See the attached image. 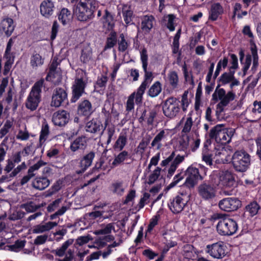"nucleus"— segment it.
<instances>
[{
    "instance_id": "1",
    "label": "nucleus",
    "mask_w": 261,
    "mask_h": 261,
    "mask_svg": "<svg viewBox=\"0 0 261 261\" xmlns=\"http://www.w3.org/2000/svg\"><path fill=\"white\" fill-rule=\"evenodd\" d=\"M71 3H77L78 0H68ZM99 7L97 0H79L76 4L75 14L81 21H87L95 17V13Z\"/></svg>"
},
{
    "instance_id": "2",
    "label": "nucleus",
    "mask_w": 261,
    "mask_h": 261,
    "mask_svg": "<svg viewBox=\"0 0 261 261\" xmlns=\"http://www.w3.org/2000/svg\"><path fill=\"white\" fill-rule=\"evenodd\" d=\"M220 86V84L217 85L215 92L212 95V100L215 102L220 100L216 106V115L219 120L223 118L222 114L224 111V108L228 105L230 101L233 100L236 96L235 93L232 91L226 93L224 89L219 88Z\"/></svg>"
},
{
    "instance_id": "3",
    "label": "nucleus",
    "mask_w": 261,
    "mask_h": 261,
    "mask_svg": "<svg viewBox=\"0 0 261 261\" xmlns=\"http://www.w3.org/2000/svg\"><path fill=\"white\" fill-rule=\"evenodd\" d=\"M231 163L235 171L245 172L251 165V155L244 150H237L232 155Z\"/></svg>"
},
{
    "instance_id": "4",
    "label": "nucleus",
    "mask_w": 261,
    "mask_h": 261,
    "mask_svg": "<svg viewBox=\"0 0 261 261\" xmlns=\"http://www.w3.org/2000/svg\"><path fill=\"white\" fill-rule=\"evenodd\" d=\"M199 168L191 166L186 171L187 176L184 185L189 188H192L197 184L198 181L202 180L206 174L207 168L200 164Z\"/></svg>"
},
{
    "instance_id": "5",
    "label": "nucleus",
    "mask_w": 261,
    "mask_h": 261,
    "mask_svg": "<svg viewBox=\"0 0 261 261\" xmlns=\"http://www.w3.org/2000/svg\"><path fill=\"white\" fill-rule=\"evenodd\" d=\"M44 84L43 79L36 82L33 86L31 91L27 98L26 107L31 111H35L38 107L41 100V93Z\"/></svg>"
},
{
    "instance_id": "6",
    "label": "nucleus",
    "mask_w": 261,
    "mask_h": 261,
    "mask_svg": "<svg viewBox=\"0 0 261 261\" xmlns=\"http://www.w3.org/2000/svg\"><path fill=\"white\" fill-rule=\"evenodd\" d=\"M237 221L226 217L220 220L216 225V230L221 236H230L234 234L238 229Z\"/></svg>"
},
{
    "instance_id": "7",
    "label": "nucleus",
    "mask_w": 261,
    "mask_h": 261,
    "mask_svg": "<svg viewBox=\"0 0 261 261\" xmlns=\"http://www.w3.org/2000/svg\"><path fill=\"white\" fill-rule=\"evenodd\" d=\"M214 179L204 181L197 188L199 196L203 200L210 201L216 196L217 188Z\"/></svg>"
},
{
    "instance_id": "8",
    "label": "nucleus",
    "mask_w": 261,
    "mask_h": 261,
    "mask_svg": "<svg viewBox=\"0 0 261 261\" xmlns=\"http://www.w3.org/2000/svg\"><path fill=\"white\" fill-rule=\"evenodd\" d=\"M189 200V196L180 193L172 198L168 202V207L174 214L180 213L187 205Z\"/></svg>"
},
{
    "instance_id": "9",
    "label": "nucleus",
    "mask_w": 261,
    "mask_h": 261,
    "mask_svg": "<svg viewBox=\"0 0 261 261\" xmlns=\"http://www.w3.org/2000/svg\"><path fill=\"white\" fill-rule=\"evenodd\" d=\"M210 177L214 179L216 186L221 185L225 189H232L237 185L234 174L228 171L223 172L219 176L216 174L212 175Z\"/></svg>"
},
{
    "instance_id": "10",
    "label": "nucleus",
    "mask_w": 261,
    "mask_h": 261,
    "mask_svg": "<svg viewBox=\"0 0 261 261\" xmlns=\"http://www.w3.org/2000/svg\"><path fill=\"white\" fill-rule=\"evenodd\" d=\"M180 101L176 97L168 98L163 105V113L167 117L173 118L180 110Z\"/></svg>"
},
{
    "instance_id": "11",
    "label": "nucleus",
    "mask_w": 261,
    "mask_h": 261,
    "mask_svg": "<svg viewBox=\"0 0 261 261\" xmlns=\"http://www.w3.org/2000/svg\"><path fill=\"white\" fill-rule=\"evenodd\" d=\"M87 86V82L83 77L76 78L72 85L71 103L76 102L85 93V89Z\"/></svg>"
},
{
    "instance_id": "12",
    "label": "nucleus",
    "mask_w": 261,
    "mask_h": 261,
    "mask_svg": "<svg viewBox=\"0 0 261 261\" xmlns=\"http://www.w3.org/2000/svg\"><path fill=\"white\" fill-rule=\"evenodd\" d=\"M94 111L92 103L88 99H82L77 105L76 114L85 120H89Z\"/></svg>"
},
{
    "instance_id": "13",
    "label": "nucleus",
    "mask_w": 261,
    "mask_h": 261,
    "mask_svg": "<svg viewBox=\"0 0 261 261\" xmlns=\"http://www.w3.org/2000/svg\"><path fill=\"white\" fill-rule=\"evenodd\" d=\"M68 102V94L66 90L61 87L56 88L52 95L51 106L57 108L66 105Z\"/></svg>"
},
{
    "instance_id": "14",
    "label": "nucleus",
    "mask_w": 261,
    "mask_h": 261,
    "mask_svg": "<svg viewBox=\"0 0 261 261\" xmlns=\"http://www.w3.org/2000/svg\"><path fill=\"white\" fill-rule=\"evenodd\" d=\"M241 205V201L236 197L225 198L219 202L220 208L228 212L237 211Z\"/></svg>"
},
{
    "instance_id": "15",
    "label": "nucleus",
    "mask_w": 261,
    "mask_h": 261,
    "mask_svg": "<svg viewBox=\"0 0 261 261\" xmlns=\"http://www.w3.org/2000/svg\"><path fill=\"white\" fill-rule=\"evenodd\" d=\"M207 252L215 258L222 259L226 254L225 246L222 242H217L206 246Z\"/></svg>"
},
{
    "instance_id": "16",
    "label": "nucleus",
    "mask_w": 261,
    "mask_h": 261,
    "mask_svg": "<svg viewBox=\"0 0 261 261\" xmlns=\"http://www.w3.org/2000/svg\"><path fill=\"white\" fill-rule=\"evenodd\" d=\"M95 156V153L91 151L88 153L84 155L80 161L77 167L79 169L76 170V173L81 174L84 173L87 169L91 166L93 159Z\"/></svg>"
},
{
    "instance_id": "17",
    "label": "nucleus",
    "mask_w": 261,
    "mask_h": 261,
    "mask_svg": "<svg viewBox=\"0 0 261 261\" xmlns=\"http://www.w3.org/2000/svg\"><path fill=\"white\" fill-rule=\"evenodd\" d=\"M88 141V139L86 136L84 135L78 136L73 140H71L69 149L72 152L80 150L84 151L87 147Z\"/></svg>"
},
{
    "instance_id": "18",
    "label": "nucleus",
    "mask_w": 261,
    "mask_h": 261,
    "mask_svg": "<svg viewBox=\"0 0 261 261\" xmlns=\"http://www.w3.org/2000/svg\"><path fill=\"white\" fill-rule=\"evenodd\" d=\"M70 114L65 110H59L54 113L52 121L55 125L59 126H65L68 122Z\"/></svg>"
},
{
    "instance_id": "19",
    "label": "nucleus",
    "mask_w": 261,
    "mask_h": 261,
    "mask_svg": "<svg viewBox=\"0 0 261 261\" xmlns=\"http://www.w3.org/2000/svg\"><path fill=\"white\" fill-rule=\"evenodd\" d=\"M55 10V3L51 0H43L40 4V13L46 18H49L53 15Z\"/></svg>"
},
{
    "instance_id": "20",
    "label": "nucleus",
    "mask_w": 261,
    "mask_h": 261,
    "mask_svg": "<svg viewBox=\"0 0 261 261\" xmlns=\"http://www.w3.org/2000/svg\"><path fill=\"white\" fill-rule=\"evenodd\" d=\"M143 71L144 72V80L142 82L140 86L138 89V96L137 100L138 101L141 100L142 95L145 93L146 88L148 87L149 84L151 82L152 77V73L151 71H147V67H143Z\"/></svg>"
},
{
    "instance_id": "21",
    "label": "nucleus",
    "mask_w": 261,
    "mask_h": 261,
    "mask_svg": "<svg viewBox=\"0 0 261 261\" xmlns=\"http://www.w3.org/2000/svg\"><path fill=\"white\" fill-rule=\"evenodd\" d=\"M15 27L13 19L9 17L3 19L0 22V31L4 32L7 37L12 35Z\"/></svg>"
},
{
    "instance_id": "22",
    "label": "nucleus",
    "mask_w": 261,
    "mask_h": 261,
    "mask_svg": "<svg viewBox=\"0 0 261 261\" xmlns=\"http://www.w3.org/2000/svg\"><path fill=\"white\" fill-rule=\"evenodd\" d=\"M57 15L59 21L64 26L69 24L72 19L71 11L65 7L61 8Z\"/></svg>"
},
{
    "instance_id": "23",
    "label": "nucleus",
    "mask_w": 261,
    "mask_h": 261,
    "mask_svg": "<svg viewBox=\"0 0 261 261\" xmlns=\"http://www.w3.org/2000/svg\"><path fill=\"white\" fill-rule=\"evenodd\" d=\"M224 13V9L219 3L212 4L209 11L208 20L214 21Z\"/></svg>"
},
{
    "instance_id": "24",
    "label": "nucleus",
    "mask_w": 261,
    "mask_h": 261,
    "mask_svg": "<svg viewBox=\"0 0 261 261\" xmlns=\"http://www.w3.org/2000/svg\"><path fill=\"white\" fill-rule=\"evenodd\" d=\"M234 129L232 128H222L221 132L218 134L217 142L222 144H226L229 143L231 140L232 137L234 135Z\"/></svg>"
},
{
    "instance_id": "25",
    "label": "nucleus",
    "mask_w": 261,
    "mask_h": 261,
    "mask_svg": "<svg viewBox=\"0 0 261 261\" xmlns=\"http://www.w3.org/2000/svg\"><path fill=\"white\" fill-rule=\"evenodd\" d=\"M261 208L260 205L256 200H251L249 202L244 208L245 213L253 217L256 216Z\"/></svg>"
},
{
    "instance_id": "26",
    "label": "nucleus",
    "mask_w": 261,
    "mask_h": 261,
    "mask_svg": "<svg viewBox=\"0 0 261 261\" xmlns=\"http://www.w3.org/2000/svg\"><path fill=\"white\" fill-rule=\"evenodd\" d=\"M102 127L101 121L96 119H92L86 123L85 130L87 132L95 134L99 132Z\"/></svg>"
},
{
    "instance_id": "27",
    "label": "nucleus",
    "mask_w": 261,
    "mask_h": 261,
    "mask_svg": "<svg viewBox=\"0 0 261 261\" xmlns=\"http://www.w3.org/2000/svg\"><path fill=\"white\" fill-rule=\"evenodd\" d=\"M155 18L152 15H144L142 18L141 29L145 33H149L153 28Z\"/></svg>"
},
{
    "instance_id": "28",
    "label": "nucleus",
    "mask_w": 261,
    "mask_h": 261,
    "mask_svg": "<svg viewBox=\"0 0 261 261\" xmlns=\"http://www.w3.org/2000/svg\"><path fill=\"white\" fill-rule=\"evenodd\" d=\"M143 95H142L141 100H137V97L138 96V89L137 90V92H134L132 93L128 97V99L126 101L125 109L127 112H131L134 109L135 103L134 100H135V102L137 105H141L143 102Z\"/></svg>"
},
{
    "instance_id": "29",
    "label": "nucleus",
    "mask_w": 261,
    "mask_h": 261,
    "mask_svg": "<svg viewBox=\"0 0 261 261\" xmlns=\"http://www.w3.org/2000/svg\"><path fill=\"white\" fill-rule=\"evenodd\" d=\"M103 25L107 28L108 31L114 30L115 27L114 16L107 9L105 11V14L103 16Z\"/></svg>"
},
{
    "instance_id": "30",
    "label": "nucleus",
    "mask_w": 261,
    "mask_h": 261,
    "mask_svg": "<svg viewBox=\"0 0 261 261\" xmlns=\"http://www.w3.org/2000/svg\"><path fill=\"white\" fill-rule=\"evenodd\" d=\"M50 184L49 179L44 176L37 177L32 185L34 188L39 190H43L47 188Z\"/></svg>"
},
{
    "instance_id": "31",
    "label": "nucleus",
    "mask_w": 261,
    "mask_h": 261,
    "mask_svg": "<svg viewBox=\"0 0 261 261\" xmlns=\"http://www.w3.org/2000/svg\"><path fill=\"white\" fill-rule=\"evenodd\" d=\"M110 31L104 47L105 50L113 48L117 43V32L114 30Z\"/></svg>"
},
{
    "instance_id": "32",
    "label": "nucleus",
    "mask_w": 261,
    "mask_h": 261,
    "mask_svg": "<svg viewBox=\"0 0 261 261\" xmlns=\"http://www.w3.org/2000/svg\"><path fill=\"white\" fill-rule=\"evenodd\" d=\"M117 43L118 45V50L122 53L125 51L130 45V42L125 39L123 33L119 34Z\"/></svg>"
},
{
    "instance_id": "33",
    "label": "nucleus",
    "mask_w": 261,
    "mask_h": 261,
    "mask_svg": "<svg viewBox=\"0 0 261 261\" xmlns=\"http://www.w3.org/2000/svg\"><path fill=\"white\" fill-rule=\"evenodd\" d=\"M242 32L245 36H247L250 38L249 42L250 45V48H254V46L257 47L254 41V36L251 30L250 25H245L242 29Z\"/></svg>"
},
{
    "instance_id": "34",
    "label": "nucleus",
    "mask_w": 261,
    "mask_h": 261,
    "mask_svg": "<svg viewBox=\"0 0 261 261\" xmlns=\"http://www.w3.org/2000/svg\"><path fill=\"white\" fill-rule=\"evenodd\" d=\"M127 143V137L125 134L121 133L116 141L115 142L113 148L116 150L122 151Z\"/></svg>"
},
{
    "instance_id": "35",
    "label": "nucleus",
    "mask_w": 261,
    "mask_h": 261,
    "mask_svg": "<svg viewBox=\"0 0 261 261\" xmlns=\"http://www.w3.org/2000/svg\"><path fill=\"white\" fill-rule=\"evenodd\" d=\"M161 84L159 81H156L150 87L147 94L151 97H155L161 93Z\"/></svg>"
},
{
    "instance_id": "36",
    "label": "nucleus",
    "mask_w": 261,
    "mask_h": 261,
    "mask_svg": "<svg viewBox=\"0 0 261 261\" xmlns=\"http://www.w3.org/2000/svg\"><path fill=\"white\" fill-rule=\"evenodd\" d=\"M129 158V154L128 151L123 150L120 152L117 156H116L112 162L113 166H117Z\"/></svg>"
},
{
    "instance_id": "37",
    "label": "nucleus",
    "mask_w": 261,
    "mask_h": 261,
    "mask_svg": "<svg viewBox=\"0 0 261 261\" xmlns=\"http://www.w3.org/2000/svg\"><path fill=\"white\" fill-rule=\"evenodd\" d=\"M49 134V125L46 122L42 124L39 136V143L41 145L46 140Z\"/></svg>"
},
{
    "instance_id": "38",
    "label": "nucleus",
    "mask_w": 261,
    "mask_h": 261,
    "mask_svg": "<svg viewBox=\"0 0 261 261\" xmlns=\"http://www.w3.org/2000/svg\"><path fill=\"white\" fill-rule=\"evenodd\" d=\"M110 190L113 194L119 196L122 195L124 192V189L123 187V182L120 181L113 182L110 187Z\"/></svg>"
},
{
    "instance_id": "39",
    "label": "nucleus",
    "mask_w": 261,
    "mask_h": 261,
    "mask_svg": "<svg viewBox=\"0 0 261 261\" xmlns=\"http://www.w3.org/2000/svg\"><path fill=\"white\" fill-rule=\"evenodd\" d=\"M92 56V49L89 47H86L82 50L80 60L83 63L87 64L91 60Z\"/></svg>"
},
{
    "instance_id": "40",
    "label": "nucleus",
    "mask_w": 261,
    "mask_h": 261,
    "mask_svg": "<svg viewBox=\"0 0 261 261\" xmlns=\"http://www.w3.org/2000/svg\"><path fill=\"white\" fill-rule=\"evenodd\" d=\"M43 206V204L36 205L34 201H30L22 204L21 207L24 209L28 213H33Z\"/></svg>"
},
{
    "instance_id": "41",
    "label": "nucleus",
    "mask_w": 261,
    "mask_h": 261,
    "mask_svg": "<svg viewBox=\"0 0 261 261\" xmlns=\"http://www.w3.org/2000/svg\"><path fill=\"white\" fill-rule=\"evenodd\" d=\"M254 47V48H250L253 58V64L251 67V70L252 71L253 73H255L256 72L258 66L257 48V47Z\"/></svg>"
},
{
    "instance_id": "42",
    "label": "nucleus",
    "mask_w": 261,
    "mask_h": 261,
    "mask_svg": "<svg viewBox=\"0 0 261 261\" xmlns=\"http://www.w3.org/2000/svg\"><path fill=\"white\" fill-rule=\"evenodd\" d=\"M44 60L39 54H33L30 61L31 65L33 67H37L43 65Z\"/></svg>"
},
{
    "instance_id": "43",
    "label": "nucleus",
    "mask_w": 261,
    "mask_h": 261,
    "mask_svg": "<svg viewBox=\"0 0 261 261\" xmlns=\"http://www.w3.org/2000/svg\"><path fill=\"white\" fill-rule=\"evenodd\" d=\"M122 15L124 18V21L126 24H129L132 22L133 16V11L130 9V7L123 8Z\"/></svg>"
},
{
    "instance_id": "44",
    "label": "nucleus",
    "mask_w": 261,
    "mask_h": 261,
    "mask_svg": "<svg viewBox=\"0 0 261 261\" xmlns=\"http://www.w3.org/2000/svg\"><path fill=\"white\" fill-rule=\"evenodd\" d=\"M108 80V77L106 75L102 74L101 76H98L96 83L94 85V89L96 90L99 88L101 90L102 88H105Z\"/></svg>"
},
{
    "instance_id": "45",
    "label": "nucleus",
    "mask_w": 261,
    "mask_h": 261,
    "mask_svg": "<svg viewBox=\"0 0 261 261\" xmlns=\"http://www.w3.org/2000/svg\"><path fill=\"white\" fill-rule=\"evenodd\" d=\"M168 79L172 88L173 89L176 88L178 82V77L176 72L175 71L170 72L168 75Z\"/></svg>"
},
{
    "instance_id": "46",
    "label": "nucleus",
    "mask_w": 261,
    "mask_h": 261,
    "mask_svg": "<svg viewBox=\"0 0 261 261\" xmlns=\"http://www.w3.org/2000/svg\"><path fill=\"white\" fill-rule=\"evenodd\" d=\"M223 125H217L213 127L209 133V137L211 139H215L216 141H218V134L221 132Z\"/></svg>"
},
{
    "instance_id": "47",
    "label": "nucleus",
    "mask_w": 261,
    "mask_h": 261,
    "mask_svg": "<svg viewBox=\"0 0 261 261\" xmlns=\"http://www.w3.org/2000/svg\"><path fill=\"white\" fill-rule=\"evenodd\" d=\"M164 130H162L160 132L154 137L153 141L151 142V146L154 147L158 144L157 148L159 149L161 147V144L160 142L165 136Z\"/></svg>"
},
{
    "instance_id": "48",
    "label": "nucleus",
    "mask_w": 261,
    "mask_h": 261,
    "mask_svg": "<svg viewBox=\"0 0 261 261\" xmlns=\"http://www.w3.org/2000/svg\"><path fill=\"white\" fill-rule=\"evenodd\" d=\"M161 170V168L158 167L153 171V173L149 175L147 182L149 185L153 184L158 179L160 175Z\"/></svg>"
},
{
    "instance_id": "49",
    "label": "nucleus",
    "mask_w": 261,
    "mask_h": 261,
    "mask_svg": "<svg viewBox=\"0 0 261 261\" xmlns=\"http://www.w3.org/2000/svg\"><path fill=\"white\" fill-rule=\"evenodd\" d=\"M13 125V122L9 120H6L3 127L0 130V138H2L9 132V129Z\"/></svg>"
},
{
    "instance_id": "50",
    "label": "nucleus",
    "mask_w": 261,
    "mask_h": 261,
    "mask_svg": "<svg viewBox=\"0 0 261 261\" xmlns=\"http://www.w3.org/2000/svg\"><path fill=\"white\" fill-rule=\"evenodd\" d=\"M167 17L168 19L166 24V27L170 32H173L175 29V25L174 22L175 16L174 14H171L168 15Z\"/></svg>"
},
{
    "instance_id": "51",
    "label": "nucleus",
    "mask_w": 261,
    "mask_h": 261,
    "mask_svg": "<svg viewBox=\"0 0 261 261\" xmlns=\"http://www.w3.org/2000/svg\"><path fill=\"white\" fill-rule=\"evenodd\" d=\"M191 113H192V112H191L189 114V116L191 115ZM192 125H193L192 119L191 116H189L187 118V120L184 124V126L182 129V132L184 133H189L191 130Z\"/></svg>"
},
{
    "instance_id": "52",
    "label": "nucleus",
    "mask_w": 261,
    "mask_h": 261,
    "mask_svg": "<svg viewBox=\"0 0 261 261\" xmlns=\"http://www.w3.org/2000/svg\"><path fill=\"white\" fill-rule=\"evenodd\" d=\"M114 229V226L112 223L108 224L103 228L97 230L96 234H107L111 232L112 230Z\"/></svg>"
},
{
    "instance_id": "53",
    "label": "nucleus",
    "mask_w": 261,
    "mask_h": 261,
    "mask_svg": "<svg viewBox=\"0 0 261 261\" xmlns=\"http://www.w3.org/2000/svg\"><path fill=\"white\" fill-rule=\"evenodd\" d=\"M180 35L175 34L173 41V45L172 47V53L173 54H176L178 53L179 47V39Z\"/></svg>"
},
{
    "instance_id": "54",
    "label": "nucleus",
    "mask_w": 261,
    "mask_h": 261,
    "mask_svg": "<svg viewBox=\"0 0 261 261\" xmlns=\"http://www.w3.org/2000/svg\"><path fill=\"white\" fill-rule=\"evenodd\" d=\"M140 58L142 64V68L148 66V55L146 48L144 47L140 53Z\"/></svg>"
},
{
    "instance_id": "55",
    "label": "nucleus",
    "mask_w": 261,
    "mask_h": 261,
    "mask_svg": "<svg viewBox=\"0 0 261 261\" xmlns=\"http://www.w3.org/2000/svg\"><path fill=\"white\" fill-rule=\"evenodd\" d=\"M159 217V215H156L150 219L149 223L147 226L146 233L151 232L153 230V228L155 227V226H156L158 224Z\"/></svg>"
},
{
    "instance_id": "56",
    "label": "nucleus",
    "mask_w": 261,
    "mask_h": 261,
    "mask_svg": "<svg viewBox=\"0 0 261 261\" xmlns=\"http://www.w3.org/2000/svg\"><path fill=\"white\" fill-rule=\"evenodd\" d=\"M188 91H185L181 97V109L185 112L187 110V108L189 105V100L188 98Z\"/></svg>"
},
{
    "instance_id": "57",
    "label": "nucleus",
    "mask_w": 261,
    "mask_h": 261,
    "mask_svg": "<svg viewBox=\"0 0 261 261\" xmlns=\"http://www.w3.org/2000/svg\"><path fill=\"white\" fill-rule=\"evenodd\" d=\"M189 138L187 137V140L181 139L178 141V149L180 151H185L187 149L189 144Z\"/></svg>"
},
{
    "instance_id": "58",
    "label": "nucleus",
    "mask_w": 261,
    "mask_h": 261,
    "mask_svg": "<svg viewBox=\"0 0 261 261\" xmlns=\"http://www.w3.org/2000/svg\"><path fill=\"white\" fill-rule=\"evenodd\" d=\"M184 175L182 173H179L175 175L172 181L169 185L168 189H171L175 187L180 180L184 178Z\"/></svg>"
},
{
    "instance_id": "59",
    "label": "nucleus",
    "mask_w": 261,
    "mask_h": 261,
    "mask_svg": "<svg viewBox=\"0 0 261 261\" xmlns=\"http://www.w3.org/2000/svg\"><path fill=\"white\" fill-rule=\"evenodd\" d=\"M59 24H58L57 20H54L53 23L51 31V35H50V39L51 40H54L57 37V33L59 31Z\"/></svg>"
},
{
    "instance_id": "60",
    "label": "nucleus",
    "mask_w": 261,
    "mask_h": 261,
    "mask_svg": "<svg viewBox=\"0 0 261 261\" xmlns=\"http://www.w3.org/2000/svg\"><path fill=\"white\" fill-rule=\"evenodd\" d=\"M107 132L108 134V139L106 144L108 145L111 142L112 137L115 132V127L113 125H109L107 129Z\"/></svg>"
},
{
    "instance_id": "61",
    "label": "nucleus",
    "mask_w": 261,
    "mask_h": 261,
    "mask_svg": "<svg viewBox=\"0 0 261 261\" xmlns=\"http://www.w3.org/2000/svg\"><path fill=\"white\" fill-rule=\"evenodd\" d=\"M201 38V34L200 33L198 32L196 34L195 37L192 38L190 39V42L189 44V46L190 49L193 48L198 43L200 40Z\"/></svg>"
},
{
    "instance_id": "62",
    "label": "nucleus",
    "mask_w": 261,
    "mask_h": 261,
    "mask_svg": "<svg viewBox=\"0 0 261 261\" xmlns=\"http://www.w3.org/2000/svg\"><path fill=\"white\" fill-rule=\"evenodd\" d=\"M61 202V199L58 198L50 203L47 207V211L48 213L54 212L56 208L59 206V203Z\"/></svg>"
},
{
    "instance_id": "63",
    "label": "nucleus",
    "mask_w": 261,
    "mask_h": 261,
    "mask_svg": "<svg viewBox=\"0 0 261 261\" xmlns=\"http://www.w3.org/2000/svg\"><path fill=\"white\" fill-rule=\"evenodd\" d=\"M142 254L147 257L149 259L151 260L158 255L157 253L153 252L151 249H147L143 250Z\"/></svg>"
},
{
    "instance_id": "64",
    "label": "nucleus",
    "mask_w": 261,
    "mask_h": 261,
    "mask_svg": "<svg viewBox=\"0 0 261 261\" xmlns=\"http://www.w3.org/2000/svg\"><path fill=\"white\" fill-rule=\"evenodd\" d=\"M231 81V79L228 76L227 72H224L221 74L218 80V82H221L222 85H224Z\"/></svg>"
}]
</instances>
